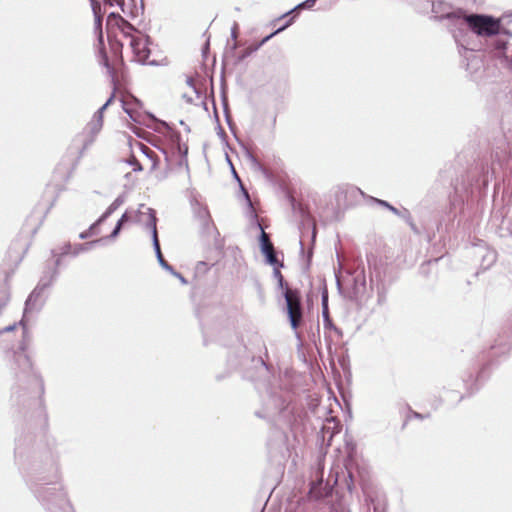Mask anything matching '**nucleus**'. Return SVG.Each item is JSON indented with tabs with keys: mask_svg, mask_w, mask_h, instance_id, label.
Here are the masks:
<instances>
[{
	"mask_svg": "<svg viewBox=\"0 0 512 512\" xmlns=\"http://www.w3.org/2000/svg\"><path fill=\"white\" fill-rule=\"evenodd\" d=\"M468 30L481 37H490L502 32L511 36L508 31L502 29L500 19L483 14L467 15L464 12L462 18L458 20V27L451 28V34L457 43L463 45Z\"/></svg>",
	"mask_w": 512,
	"mask_h": 512,
	"instance_id": "obj_1",
	"label": "nucleus"
},
{
	"mask_svg": "<svg viewBox=\"0 0 512 512\" xmlns=\"http://www.w3.org/2000/svg\"><path fill=\"white\" fill-rule=\"evenodd\" d=\"M273 266V276L277 280L279 288L283 290L291 327L296 330L301 323L303 315L300 292L296 289H290L287 283H285L283 275L279 270L281 266Z\"/></svg>",
	"mask_w": 512,
	"mask_h": 512,
	"instance_id": "obj_2",
	"label": "nucleus"
},
{
	"mask_svg": "<svg viewBox=\"0 0 512 512\" xmlns=\"http://www.w3.org/2000/svg\"><path fill=\"white\" fill-rule=\"evenodd\" d=\"M38 498L47 506L50 512H74L67 499L66 493L60 485L41 487L37 491Z\"/></svg>",
	"mask_w": 512,
	"mask_h": 512,
	"instance_id": "obj_3",
	"label": "nucleus"
},
{
	"mask_svg": "<svg viewBox=\"0 0 512 512\" xmlns=\"http://www.w3.org/2000/svg\"><path fill=\"white\" fill-rule=\"evenodd\" d=\"M432 4V12L438 19H447L449 21V31L451 28L458 27V20L462 18L464 10L461 8H453L448 2L442 0H430Z\"/></svg>",
	"mask_w": 512,
	"mask_h": 512,
	"instance_id": "obj_4",
	"label": "nucleus"
},
{
	"mask_svg": "<svg viewBox=\"0 0 512 512\" xmlns=\"http://www.w3.org/2000/svg\"><path fill=\"white\" fill-rule=\"evenodd\" d=\"M148 36L141 32H136L134 37H131L129 45L134 54V59L140 64H154V61L149 60L150 49L148 47Z\"/></svg>",
	"mask_w": 512,
	"mask_h": 512,
	"instance_id": "obj_5",
	"label": "nucleus"
},
{
	"mask_svg": "<svg viewBox=\"0 0 512 512\" xmlns=\"http://www.w3.org/2000/svg\"><path fill=\"white\" fill-rule=\"evenodd\" d=\"M258 226H259V229L261 230L260 249H261V252L265 255L266 261L270 265L283 266V263L279 262L277 259V256H276V253L274 250V246H273L272 242L270 241L268 234L265 233V231L263 230V228L260 224H258Z\"/></svg>",
	"mask_w": 512,
	"mask_h": 512,
	"instance_id": "obj_6",
	"label": "nucleus"
},
{
	"mask_svg": "<svg viewBox=\"0 0 512 512\" xmlns=\"http://www.w3.org/2000/svg\"><path fill=\"white\" fill-rule=\"evenodd\" d=\"M92 10H93V13H94V17H95V23H94V30L95 32L97 33L98 35V43H99V54L101 55L102 57V61H103V64L106 66V67H109V64H108V57L104 51V43H103V32H102V17L101 15L99 14V11H100V5L98 3H92Z\"/></svg>",
	"mask_w": 512,
	"mask_h": 512,
	"instance_id": "obj_7",
	"label": "nucleus"
},
{
	"mask_svg": "<svg viewBox=\"0 0 512 512\" xmlns=\"http://www.w3.org/2000/svg\"><path fill=\"white\" fill-rule=\"evenodd\" d=\"M49 285V283L40 282L35 289L30 293L26 302L24 315L34 310H39L42 306L41 296L44 289Z\"/></svg>",
	"mask_w": 512,
	"mask_h": 512,
	"instance_id": "obj_8",
	"label": "nucleus"
},
{
	"mask_svg": "<svg viewBox=\"0 0 512 512\" xmlns=\"http://www.w3.org/2000/svg\"><path fill=\"white\" fill-rule=\"evenodd\" d=\"M149 226L151 227V234H152V241H153V247H154V250H155V254H156V257H157V260H158V263L159 265L165 269L166 271H168L169 273L173 272V267L163 258V255L161 253V250H160V244H159V240H158V235H157V229L155 228V219L153 217V215L150 213V216H149Z\"/></svg>",
	"mask_w": 512,
	"mask_h": 512,
	"instance_id": "obj_9",
	"label": "nucleus"
},
{
	"mask_svg": "<svg viewBox=\"0 0 512 512\" xmlns=\"http://www.w3.org/2000/svg\"><path fill=\"white\" fill-rule=\"evenodd\" d=\"M112 19H115L116 24L120 28L123 36L130 42L131 37L135 36V33L138 32L134 27L125 20L120 14H116L114 12L110 13L108 15V22H110Z\"/></svg>",
	"mask_w": 512,
	"mask_h": 512,
	"instance_id": "obj_10",
	"label": "nucleus"
},
{
	"mask_svg": "<svg viewBox=\"0 0 512 512\" xmlns=\"http://www.w3.org/2000/svg\"><path fill=\"white\" fill-rule=\"evenodd\" d=\"M103 127V120L98 119L93 116L92 120L87 124L85 128V133L87 134V140L83 146V149L88 148L89 145L93 143L96 136L99 134Z\"/></svg>",
	"mask_w": 512,
	"mask_h": 512,
	"instance_id": "obj_11",
	"label": "nucleus"
},
{
	"mask_svg": "<svg viewBox=\"0 0 512 512\" xmlns=\"http://www.w3.org/2000/svg\"><path fill=\"white\" fill-rule=\"evenodd\" d=\"M294 18H290L286 24L280 28H278L276 31H274L273 33H271L270 35L266 36L265 38H263L259 43L255 44V45H251L249 46L248 48H246L242 54L239 56V61H243L245 58H247L248 56H250L252 53L256 52L263 44H265L268 40H270L274 35H276L277 33L283 31L284 29H286L288 26H290L293 22Z\"/></svg>",
	"mask_w": 512,
	"mask_h": 512,
	"instance_id": "obj_12",
	"label": "nucleus"
},
{
	"mask_svg": "<svg viewBox=\"0 0 512 512\" xmlns=\"http://www.w3.org/2000/svg\"><path fill=\"white\" fill-rule=\"evenodd\" d=\"M195 214H196V217L198 218V220L200 221L202 228L205 231H209V229L212 225V221H211V217H210V214H209V211L207 210V208L199 206L195 210Z\"/></svg>",
	"mask_w": 512,
	"mask_h": 512,
	"instance_id": "obj_13",
	"label": "nucleus"
},
{
	"mask_svg": "<svg viewBox=\"0 0 512 512\" xmlns=\"http://www.w3.org/2000/svg\"><path fill=\"white\" fill-rule=\"evenodd\" d=\"M150 213L153 215V217L155 219V223H156L157 219H156V216H155V211L152 208L146 207L143 204L140 205V207L138 209V221L140 223L144 224L151 231V227L149 226V216H150ZM155 228L157 229L156 226H155Z\"/></svg>",
	"mask_w": 512,
	"mask_h": 512,
	"instance_id": "obj_14",
	"label": "nucleus"
},
{
	"mask_svg": "<svg viewBox=\"0 0 512 512\" xmlns=\"http://www.w3.org/2000/svg\"><path fill=\"white\" fill-rule=\"evenodd\" d=\"M118 209V207H116L114 204L111 203V205L106 209V211L100 216V218L94 222L92 225H91V231H93V229H95L96 227H98V225H100L102 222H104L112 213H114L116 210Z\"/></svg>",
	"mask_w": 512,
	"mask_h": 512,
	"instance_id": "obj_15",
	"label": "nucleus"
},
{
	"mask_svg": "<svg viewBox=\"0 0 512 512\" xmlns=\"http://www.w3.org/2000/svg\"><path fill=\"white\" fill-rule=\"evenodd\" d=\"M366 500L372 503L374 512H385L386 500L384 497L374 500L369 496Z\"/></svg>",
	"mask_w": 512,
	"mask_h": 512,
	"instance_id": "obj_16",
	"label": "nucleus"
},
{
	"mask_svg": "<svg viewBox=\"0 0 512 512\" xmlns=\"http://www.w3.org/2000/svg\"><path fill=\"white\" fill-rule=\"evenodd\" d=\"M321 485H322V482L318 483L317 485L314 484L311 487V489L309 491L310 498L318 500V499H320V498H322V497H324V496H326L328 494L327 491H325V492L321 491V489H320Z\"/></svg>",
	"mask_w": 512,
	"mask_h": 512,
	"instance_id": "obj_17",
	"label": "nucleus"
},
{
	"mask_svg": "<svg viewBox=\"0 0 512 512\" xmlns=\"http://www.w3.org/2000/svg\"><path fill=\"white\" fill-rule=\"evenodd\" d=\"M245 155H246V158L249 161L251 167L254 170L264 172V168H263L262 164L256 159V157L251 152L246 151Z\"/></svg>",
	"mask_w": 512,
	"mask_h": 512,
	"instance_id": "obj_18",
	"label": "nucleus"
},
{
	"mask_svg": "<svg viewBox=\"0 0 512 512\" xmlns=\"http://www.w3.org/2000/svg\"><path fill=\"white\" fill-rule=\"evenodd\" d=\"M322 315H323V325H324V328L325 329H333L337 333H340L338 328H336L334 326V324L332 323V321H331V319L329 317L328 307H325V309H322Z\"/></svg>",
	"mask_w": 512,
	"mask_h": 512,
	"instance_id": "obj_19",
	"label": "nucleus"
},
{
	"mask_svg": "<svg viewBox=\"0 0 512 512\" xmlns=\"http://www.w3.org/2000/svg\"><path fill=\"white\" fill-rule=\"evenodd\" d=\"M316 1H317V0H306V1H304V2H302V3H300V4H298L297 6H295V7H294L292 10H290L289 12L285 13V14L283 15V17H285V16H287V15L291 14L292 12H294L295 10H298V9H308V8H311V7H313V6H314V4H315V2H316Z\"/></svg>",
	"mask_w": 512,
	"mask_h": 512,
	"instance_id": "obj_20",
	"label": "nucleus"
},
{
	"mask_svg": "<svg viewBox=\"0 0 512 512\" xmlns=\"http://www.w3.org/2000/svg\"><path fill=\"white\" fill-rule=\"evenodd\" d=\"M127 163L133 167V171L135 172H138V171H142V165L139 163V161L134 157H130V159H128Z\"/></svg>",
	"mask_w": 512,
	"mask_h": 512,
	"instance_id": "obj_21",
	"label": "nucleus"
},
{
	"mask_svg": "<svg viewBox=\"0 0 512 512\" xmlns=\"http://www.w3.org/2000/svg\"><path fill=\"white\" fill-rule=\"evenodd\" d=\"M103 240H104V238H100V239L91 241V242H89V243H87L85 245H79L78 249L74 252V255H77L80 251L85 250L86 246L92 247V246L102 242Z\"/></svg>",
	"mask_w": 512,
	"mask_h": 512,
	"instance_id": "obj_22",
	"label": "nucleus"
},
{
	"mask_svg": "<svg viewBox=\"0 0 512 512\" xmlns=\"http://www.w3.org/2000/svg\"><path fill=\"white\" fill-rule=\"evenodd\" d=\"M98 233H99V231L97 230V227L95 229H93V231H91V226H90L87 231L82 232L79 236L81 239H86L90 236L97 235Z\"/></svg>",
	"mask_w": 512,
	"mask_h": 512,
	"instance_id": "obj_23",
	"label": "nucleus"
},
{
	"mask_svg": "<svg viewBox=\"0 0 512 512\" xmlns=\"http://www.w3.org/2000/svg\"><path fill=\"white\" fill-rule=\"evenodd\" d=\"M507 41L502 39H497L495 42V49L499 52H502L506 49Z\"/></svg>",
	"mask_w": 512,
	"mask_h": 512,
	"instance_id": "obj_24",
	"label": "nucleus"
},
{
	"mask_svg": "<svg viewBox=\"0 0 512 512\" xmlns=\"http://www.w3.org/2000/svg\"><path fill=\"white\" fill-rule=\"evenodd\" d=\"M123 109L124 111L129 115V117L135 121V122H138V115L137 113L133 112L131 109H129L128 107H126V103L123 102Z\"/></svg>",
	"mask_w": 512,
	"mask_h": 512,
	"instance_id": "obj_25",
	"label": "nucleus"
},
{
	"mask_svg": "<svg viewBox=\"0 0 512 512\" xmlns=\"http://www.w3.org/2000/svg\"><path fill=\"white\" fill-rule=\"evenodd\" d=\"M121 229H122L121 223H116V226L114 227L113 231L109 235V238H112V239L116 238L119 235Z\"/></svg>",
	"mask_w": 512,
	"mask_h": 512,
	"instance_id": "obj_26",
	"label": "nucleus"
},
{
	"mask_svg": "<svg viewBox=\"0 0 512 512\" xmlns=\"http://www.w3.org/2000/svg\"><path fill=\"white\" fill-rule=\"evenodd\" d=\"M108 106H105V104H103L96 112L95 114L93 115L94 117L98 118V119H101L103 120V113L104 111L107 109Z\"/></svg>",
	"mask_w": 512,
	"mask_h": 512,
	"instance_id": "obj_27",
	"label": "nucleus"
},
{
	"mask_svg": "<svg viewBox=\"0 0 512 512\" xmlns=\"http://www.w3.org/2000/svg\"><path fill=\"white\" fill-rule=\"evenodd\" d=\"M238 37V24L234 23V25L231 28V38L236 41Z\"/></svg>",
	"mask_w": 512,
	"mask_h": 512,
	"instance_id": "obj_28",
	"label": "nucleus"
},
{
	"mask_svg": "<svg viewBox=\"0 0 512 512\" xmlns=\"http://www.w3.org/2000/svg\"><path fill=\"white\" fill-rule=\"evenodd\" d=\"M125 202V198L123 195L118 196L112 204H114L116 207H120Z\"/></svg>",
	"mask_w": 512,
	"mask_h": 512,
	"instance_id": "obj_29",
	"label": "nucleus"
},
{
	"mask_svg": "<svg viewBox=\"0 0 512 512\" xmlns=\"http://www.w3.org/2000/svg\"><path fill=\"white\" fill-rule=\"evenodd\" d=\"M171 274L173 276H175L176 278H178V280L183 284V285H186L187 284V280L178 272H176L175 270H173V272H171Z\"/></svg>",
	"mask_w": 512,
	"mask_h": 512,
	"instance_id": "obj_30",
	"label": "nucleus"
},
{
	"mask_svg": "<svg viewBox=\"0 0 512 512\" xmlns=\"http://www.w3.org/2000/svg\"><path fill=\"white\" fill-rule=\"evenodd\" d=\"M105 3L110 6H113V5L123 6L124 0H105Z\"/></svg>",
	"mask_w": 512,
	"mask_h": 512,
	"instance_id": "obj_31",
	"label": "nucleus"
},
{
	"mask_svg": "<svg viewBox=\"0 0 512 512\" xmlns=\"http://www.w3.org/2000/svg\"><path fill=\"white\" fill-rule=\"evenodd\" d=\"M16 328V324L9 325L0 330V335L13 331Z\"/></svg>",
	"mask_w": 512,
	"mask_h": 512,
	"instance_id": "obj_32",
	"label": "nucleus"
},
{
	"mask_svg": "<svg viewBox=\"0 0 512 512\" xmlns=\"http://www.w3.org/2000/svg\"><path fill=\"white\" fill-rule=\"evenodd\" d=\"M141 149H142V152L149 158H152V154L153 152L146 146L142 145L141 144Z\"/></svg>",
	"mask_w": 512,
	"mask_h": 512,
	"instance_id": "obj_33",
	"label": "nucleus"
},
{
	"mask_svg": "<svg viewBox=\"0 0 512 512\" xmlns=\"http://www.w3.org/2000/svg\"><path fill=\"white\" fill-rule=\"evenodd\" d=\"M373 200L383 207H386V208L390 207V204L384 200H380V199H373Z\"/></svg>",
	"mask_w": 512,
	"mask_h": 512,
	"instance_id": "obj_34",
	"label": "nucleus"
},
{
	"mask_svg": "<svg viewBox=\"0 0 512 512\" xmlns=\"http://www.w3.org/2000/svg\"><path fill=\"white\" fill-rule=\"evenodd\" d=\"M128 219H129L128 214H127V213H124V214L121 216V218L118 220V222H117V223H121V226H123V224H124L125 222H127V221H128Z\"/></svg>",
	"mask_w": 512,
	"mask_h": 512,
	"instance_id": "obj_35",
	"label": "nucleus"
},
{
	"mask_svg": "<svg viewBox=\"0 0 512 512\" xmlns=\"http://www.w3.org/2000/svg\"><path fill=\"white\" fill-rule=\"evenodd\" d=\"M196 268H197L198 271L206 270L207 269V264L205 262H198Z\"/></svg>",
	"mask_w": 512,
	"mask_h": 512,
	"instance_id": "obj_36",
	"label": "nucleus"
},
{
	"mask_svg": "<svg viewBox=\"0 0 512 512\" xmlns=\"http://www.w3.org/2000/svg\"><path fill=\"white\" fill-rule=\"evenodd\" d=\"M503 57L506 59V61L509 63V65L512 68V54L511 55H506L505 53H503Z\"/></svg>",
	"mask_w": 512,
	"mask_h": 512,
	"instance_id": "obj_37",
	"label": "nucleus"
},
{
	"mask_svg": "<svg viewBox=\"0 0 512 512\" xmlns=\"http://www.w3.org/2000/svg\"><path fill=\"white\" fill-rule=\"evenodd\" d=\"M327 301H328L327 300V296L323 295V297H322V307H323V309H325V307H328Z\"/></svg>",
	"mask_w": 512,
	"mask_h": 512,
	"instance_id": "obj_38",
	"label": "nucleus"
},
{
	"mask_svg": "<svg viewBox=\"0 0 512 512\" xmlns=\"http://www.w3.org/2000/svg\"><path fill=\"white\" fill-rule=\"evenodd\" d=\"M274 413H275V411L270 410V411H268V412H267L266 416H270V415H272V414H274ZM256 415H257L258 417H265V415H262V414H260V413H258V412L256 413Z\"/></svg>",
	"mask_w": 512,
	"mask_h": 512,
	"instance_id": "obj_39",
	"label": "nucleus"
},
{
	"mask_svg": "<svg viewBox=\"0 0 512 512\" xmlns=\"http://www.w3.org/2000/svg\"><path fill=\"white\" fill-rule=\"evenodd\" d=\"M491 261H495V258H496V255H495V252H489L488 255H487Z\"/></svg>",
	"mask_w": 512,
	"mask_h": 512,
	"instance_id": "obj_40",
	"label": "nucleus"
},
{
	"mask_svg": "<svg viewBox=\"0 0 512 512\" xmlns=\"http://www.w3.org/2000/svg\"><path fill=\"white\" fill-rule=\"evenodd\" d=\"M113 99H114V95L112 94V95L109 97V99L104 103V104H105V106H109V105L112 103Z\"/></svg>",
	"mask_w": 512,
	"mask_h": 512,
	"instance_id": "obj_41",
	"label": "nucleus"
},
{
	"mask_svg": "<svg viewBox=\"0 0 512 512\" xmlns=\"http://www.w3.org/2000/svg\"><path fill=\"white\" fill-rule=\"evenodd\" d=\"M390 211H392L394 214H399V211L397 208L393 207L392 205H390V207L388 208Z\"/></svg>",
	"mask_w": 512,
	"mask_h": 512,
	"instance_id": "obj_42",
	"label": "nucleus"
},
{
	"mask_svg": "<svg viewBox=\"0 0 512 512\" xmlns=\"http://www.w3.org/2000/svg\"><path fill=\"white\" fill-rule=\"evenodd\" d=\"M236 48H237V43H236V41H234V44H232L231 49H232V50H235Z\"/></svg>",
	"mask_w": 512,
	"mask_h": 512,
	"instance_id": "obj_43",
	"label": "nucleus"
},
{
	"mask_svg": "<svg viewBox=\"0 0 512 512\" xmlns=\"http://www.w3.org/2000/svg\"><path fill=\"white\" fill-rule=\"evenodd\" d=\"M24 359H25V361L27 362V364H28V365H30V360H29V358L25 356V357H24Z\"/></svg>",
	"mask_w": 512,
	"mask_h": 512,
	"instance_id": "obj_44",
	"label": "nucleus"
},
{
	"mask_svg": "<svg viewBox=\"0 0 512 512\" xmlns=\"http://www.w3.org/2000/svg\"><path fill=\"white\" fill-rule=\"evenodd\" d=\"M281 409H282V406H277V407L275 408V411H280Z\"/></svg>",
	"mask_w": 512,
	"mask_h": 512,
	"instance_id": "obj_45",
	"label": "nucleus"
},
{
	"mask_svg": "<svg viewBox=\"0 0 512 512\" xmlns=\"http://www.w3.org/2000/svg\"><path fill=\"white\" fill-rule=\"evenodd\" d=\"M415 416H416L417 418H421V415H420V414H418V413H415Z\"/></svg>",
	"mask_w": 512,
	"mask_h": 512,
	"instance_id": "obj_46",
	"label": "nucleus"
},
{
	"mask_svg": "<svg viewBox=\"0 0 512 512\" xmlns=\"http://www.w3.org/2000/svg\"><path fill=\"white\" fill-rule=\"evenodd\" d=\"M343 512H350V511H343Z\"/></svg>",
	"mask_w": 512,
	"mask_h": 512,
	"instance_id": "obj_47",
	"label": "nucleus"
}]
</instances>
